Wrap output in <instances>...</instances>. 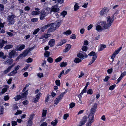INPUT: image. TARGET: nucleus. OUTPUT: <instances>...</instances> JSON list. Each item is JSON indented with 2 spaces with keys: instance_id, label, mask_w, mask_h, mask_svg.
I'll use <instances>...</instances> for the list:
<instances>
[{
  "instance_id": "nucleus-1",
  "label": "nucleus",
  "mask_w": 126,
  "mask_h": 126,
  "mask_svg": "<svg viewBox=\"0 0 126 126\" xmlns=\"http://www.w3.org/2000/svg\"><path fill=\"white\" fill-rule=\"evenodd\" d=\"M118 14V12H116L111 16V17L110 16L107 17V22L102 21L101 22V25L103 28V29H108L109 28L114 21V16Z\"/></svg>"
},
{
  "instance_id": "nucleus-2",
  "label": "nucleus",
  "mask_w": 126,
  "mask_h": 126,
  "mask_svg": "<svg viewBox=\"0 0 126 126\" xmlns=\"http://www.w3.org/2000/svg\"><path fill=\"white\" fill-rule=\"evenodd\" d=\"M97 106V104H95L91 108L90 114L88 116V118L89 119L88 122L86 124V126H91L92 123L94 121V114L95 112Z\"/></svg>"
},
{
  "instance_id": "nucleus-3",
  "label": "nucleus",
  "mask_w": 126,
  "mask_h": 126,
  "mask_svg": "<svg viewBox=\"0 0 126 126\" xmlns=\"http://www.w3.org/2000/svg\"><path fill=\"white\" fill-rule=\"evenodd\" d=\"M16 17V16L13 14L10 15L8 16L7 17V20L8 24L9 25H13L14 24L16 21L15 19Z\"/></svg>"
},
{
  "instance_id": "nucleus-4",
  "label": "nucleus",
  "mask_w": 126,
  "mask_h": 126,
  "mask_svg": "<svg viewBox=\"0 0 126 126\" xmlns=\"http://www.w3.org/2000/svg\"><path fill=\"white\" fill-rule=\"evenodd\" d=\"M48 24L49 26H48V27H49L50 28L48 29L47 33L54 32L57 29L56 26V23H51Z\"/></svg>"
},
{
  "instance_id": "nucleus-5",
  "label": "nucleus",
  "mask_w": 126,
  "mask_h": 126,
  "mask_svg": "<svg viewBox=\"0 0 126 126\" xmlns=\"http://www.w3.org/2000/svg\"><path fill=\"white\" fill-rule=\"evenodd\" d=\"M66 92H65L62 93L60 95L58 96L57 98L55 99V104L57 105L61 101L64 95L66 93Z\"/></svg>"
},
{
  "instance_id": "nucleus-6",
  "label": "nucleus",
  "mask_w": 126,
  "mask_h": 126,
  "mask_svg": "<svg viewBox=\"0 0 126 126\" xmlns=\"http://www.w3.org/2000/svg\"><path fill=\"white\" fill-rule=\"evenodd\" d=\"M42 94L40 92L38 93L32 99V102L35 103H36L38 102V100L40 99L41 96L42 95Z\"/></svg>"
},
{
  "instance_id": "nucleus-7",
  "label": "nucleus",
  "mask_w": 126,
  "mask_h": 126,
  "mask_svg": "<svg viewBox=\"0 0 126 126\" xmlns=\"http://www.w3.org/2000/svg\"><path fill=\"white\" fill-rule=\"evenodd\" d=\"M16 51V50L13 49L9 53V55L10 58H14L17 55V53Z\"/></svg>"
},
{
  "instance_id": "nucleus-8",
  "label": "nucleus",
  "mask_w": 126,
  "mask_h": 126,
  "mask_svg": "<svg viewBox=\"0 0 126 126\" xmlns=\"http://www.w3.org/2000/svg\"><path fill=\"white\" fill-rule=\"evenodd\" d=\"M108 11L109 10L107 7H104L102 9L99 13L100 15L103 16L106 14Z\"/></svg>"
},
{
  "instance_id": "nucleus-9",
  "label": "nucleus",
  "mask_w": 126,
  "mask_h": 126,
  "mask_svg": "<svg viewBox=\"0 0 126 126\" xmlns=\"http://www.w3.org/2000/svg\"><path fill=\"white\" fill-rule=\"evenodd\" d=\"M88 55L90 56H93V57L92 58V59H96L97 57V53H95V52L93 51L90 52L89 54H88Z\"/></svg>"
},
{
  "instance_id": "nucleus-10",
  "label": "nucleus",
  "mask_w": 126,
  "mask_h": 126,
  "mask_svg": "<svg viewBox=\"0 0 126 126\" xmlns=\"http://www.w3.org/2000/svg\"><path fill=\"white\" fill-rule=\"evenodd\" d=\"M42 12V13L40 15V19L42 20L45 19V17L47 16V15L44 10H43Z\"/></svg>"
},
{
  "instance_id": "nucleus-11",
  "label": "nucleus",
  "mask_w": 126,
  "mask_h": 126,
  "mask_svg": "<svg viewBox=\"0 0 126 126\" xmlns=\"http://www.w3.org/2000/svg\"><path fill=\"white\" fill-rule=\"evenodd\" d=\"M13 60L11 58L6 60L4 62V63L10 65L12 64L13 62Z\"/></svg>"
},
{
  "instance_id": "nucleus-12",
  "label": "nucleus",
  "mask_w": 126,
  "mask_h": 126,
  "mask_svg": "<svg viewBox=\"0 0 126 126\" xmlns=\"http://www.w3.org/2000/svg\"><path fill=\"white\" fill-rule=\"evenodd\" d=\"M84 54L85 55L84 56V55L82 53H79L77 54V56L78 57L82 59H84L83 58L84 57L85 58H86L88 56V55H87L86 53L85 54Z\"/></svg>"
},
{
  "instance_id": "nucleus-13",
  "label": "nucleus",
  "mask_w": 126,
  "mask_h": 126,
  "mask_svg": "<svg viewBox=\"0 0 126 126\" xmlns=\"http://www.w3.org/2000/svg\"><path fill=\"white\" fill-rule=\"evenodd\" d=\"M71 47V45L69 44L65 46V48L63 49V52H67L69 51Z\"/></svg>"
},
{
  "instance_id": "nucleus-14",
  "label": "nucleus",
  "mask_w": 126,
  "mask_h": 126,
  "mask_svg": "<svg viewBox=\"0 0 126 126\" xmlns=\"http://www.w3.org/2000/svg\"><path fill=\"white\" fill-rule=\"evenodd\" d=\"M58 7V5H56L52 6V8L54 12H57L60 10V9Z\"/></svg>"
},
{
  "instance_id": "nucleus-15",
  "label": "nucleus",
  "mask_w": 126,
  "mask_h": 126,
  "mask_svg": "<svg viewBox=\"0 0 126 126\" xmlns=\"http://www.w3.org/2000/svg\"><path fill=\"white\" fill-rule=\"evenodd\" d=\"M9 86L6 85L5 86V87L2 89L1 92L0 93V94H2L6 92L8 89L9 88Z\"/></svg>"
},
{
  "instance_id": "nucleus-16",
  "label": "nucleus",
  "mask_w": 126,
  "mask_h": 126,
  "mask_svg": "<svg viewBox=\"0 0 126 126\" xmlns=\"http://www.w3.org/2000/svg\"><path fill=\"white\" fill-rule=\"evenodd\" d=\"M55 44V40L54 39H51L48 42V45L51 47H52L54 46Z\"/></svg>"
},
{
  "instance_id": "nucleus-17",
  "label": "nucleus",
  "mask_w": 126,
  "mask_h": 126,
  "mask_svg": "<svg viewBox=\"0 0 126 126\" xmlns=\"http://www.w3.org/2000/svg\"><path fill=\"white\" fill-rule=\"evenodd\" d=\"M106 46L105 45L103 44H101L100 46H99L98 49V51H100L103 50L104 48H105Z\"/></svg>"
},
{
  "instance_id": "nucleus-18",
  "label": "nucleus",
  "mask_w": 126,
  "mask_h": 126,
  "mask_svg": "<svg viewBox=\"0 0 126 126\" xmlns=\"http://www.w3.org/2000/svg\"><path fill=\"white\" fill-rule=\"evenodd\" d=\"M96 30L99 32L102 31L103 30V29L101 27V26L99 25H97L96 27Z\"/></svg>"
},
{
  "instance_id": "nucleus-19",
  "label": "nucleus",
  "mask_w": 126,
  "mask_h": 126,
  "mask_svg": "<svg viewBox=\"0 0 126 126\" xmlns=\"http://www.w3.org/2000/svg\"><path fill=\"white\" fill-rule=\"evenodd\" d=\"M13 47V45L9 44L5 46L4 47V49L7 50L12 48Z\"/></svg>"
},
{
  "instance_id": "nucleus-20",
  "label": "nucleus",
  "mask_w": 126,
  "mask_h": 126,
  "mask_svg": "<svg viewBox=\"0 0 126 126\" xmlns=\"http://www.w3.org/2000/svg\"><path fill=\"white\" fill-rule=\"evenodd\" d=\"M119 52L117 50V49L113 53L112 55L111 58L112 59H114L115 57Z\"/></svg>"
},
{
  "instance_id": "nucleus-21",
  "label": "nucleus",
  "mask_w": 126,
  "mask_h": 126,
  "mask_svg": "<svg viewBox=\"0 0 126 126\" xmlns=\"http://www.w3.org/2000/svg\"><path fill=\"white\" fill-rule=\"evenodd\" d=\"M17 73V71H16L15 70H13L10 73L8 74V75L9 76H13L16 74Z\"/></svg>"
},
{
  "instance_id": "nucleus-22",
  "label": "nucleus",
  "mask_w": 126,
  "mask_h": 126,
  "mask_svg": "<svg viewBox=\"0 0 126 126\" xmlns=\"http://www.w3.org/2000/svg\"><path fill=\"white\" fill-rule=\"evenodd\" d=\"M66 42V41L65 40H61L60 42H59L58 44V46H61L64 44H65Z\"/></svg>"
},
{
  "instance_id": "nucleus-23",
  "label": "nucleus",
  "mask_w": 126,
  "mask_h": 126,
  "mask_svg": "<svg viewBox=\"0 0 126 126\" xmlns=\"http://www.w3.org/2000/svg\"><path fill=\"white\" fill-rule=\"evenodd\" d=\"M28 90H27L25 92L21 94V97L22 98H24L26 97L28 95Z\"/></svg>"
},
{
  "instance_id": "nucleus-24",
  "label": "nucleus",
  "mask_w": 126,
  "mask_h": 126,
  "mask_svg": "<svg viewBox=\"0 0 126 126\" xmlns=\"http://www.w3.org/2000/svg\"><path fill=\"white\" fill-rule=\"evenodd\" d=\"M48 24L44 26L41 27V30L42 32H44L45 30L47 29L48 27Z\"/></svg>"
},
{
  "instance_id": "nucleus-25",
  "label": "nucleus",
  "mask_w": 126,
  "mask_h": 126,
  "mask_svg": "<svg viewBox=\"0 0 126 126\" xmlns=\"http://www.w3.org/2000/svg\"><path fill=\"white\" fill-rule=\"evenodd\" d=\"M32 121L29 119L26 124V126H32Z\"/></svg>"
},
{
  "instance_id": "nucleus-26",
  "label": "nucleus",
  "mask_w": 126,
  "mask_h": 126,
  "mask_svg": "<svg viewBox=\"0 0 126 126\" xmlns=\"http://www.w3.org/2000/svg\"><path fill=\"white\" fill-rule=\"evenodd\" d=\"M78 4L77 3H76L74 6V11H77L79 8V6H78Z\"/></svg>"
},
{
  "instance_id": "nucleus-27",
  "label": "nucleus",
  "mask_w": 126,
  "mask_h": 126,
  "mask_svg": "<svg viewBox=\"0 0 126 126\" xmlns=\"http://www.w3.org/2000/svg\"><path fill=\"white\" fill-rule=\"evenodd\" d=\"M41 13V12L40 11H33L32 13L31 14L32 15H39Z\"/></svg>"
},
{
  "instance_id": "nucleus-28",
  "label": "nucleus",
  "mask_w": 126,
  "mask_h": 126,
  "mask_svg": "<svg viewBox=\"0 0 126 126\" xmlns=\"http://www.w3.org/2000/svg\"><path fill=\"white\" fill-rule=\"evenodd\" d=\"M16 101H18L21 98V96L20 95H17L14 98Z\"/></svg>"
},
{
  "instance_id": "nucleus-29",
  "label": "nucleus",
  "mask_w": 126,
  "mask_h": 126,
  "mask_svg": "<svg viewBox=\"0 0 126 126\" xmlns=\"http://www.w3.org/2000/svg\"><path fill=\"white\" fill-rule=\"evenodd\" d=\"M47 110H43V112L42 113V117H45L47 114Z\"/></svg>"
},
{
  "instance_id": "nucleus-30",
  "label": "nucleus",
  "mask_w": 126,
  "mask_h": 126,
  "mask_svg": "<svg viewBox=\"0 0 126 126\" xmlns=\"http://www.w3.org/2000/svg\"><path fill=\"white\" fill-rule=\"evenodd\" d=\"M81 61V59L78 58H76L74 60V62L77 63H79Z\"/></svg>"
},
{
  "instance_id": "nucleus-31",
  "label": "nucleus",
  "mask_w": 126,
  "mask_h": 126,
  "mask_svg": "<svg viewBox=\"0 0 126 126\" xmlns=\"http://www.w3.org/2000/svg\"><path fill=\"white\" fill-rule=\"evenodd\" d=\"M71 31L70 30H67L63 33V34L66 35H69L71 34Z\"/></svg>"
},
{
  "instance_id": "nucleus-32",
  "label": "nucleus",
  "mask_w": 126,
  "mask_h": 126,
  "mask_svg": "<svg viewBox=\"0 0 126 126\" xmlns=\"http://www.w3.org/2000/svg\"><path fill=\"white\" fill-rule=\"evenodd\" d=\"M87 89L84 88V89L82 90L81 92L79 94V96H82V94L85 93L87 91H86Z\"/></svg>"
},
{
  "instance_id": "nucleus-33",
  "label": "nucleus",
  "mask_w": 126,
  "mask_h": 126,
  "mask_svg": "<svg viewBox=\"0 0 126 126\" xmlns=\"http://www.w3.org/2000/svg\"><path fill=\"white\" fill-rule=\"evenodd\" d=\"M25 47V45H24L22 44L20 46L19 48L18 49V50L19 51H21L22 50L24 49Z\"/></svg>"
},
{
  "instance_id": "nucleus-34",
  "label": "nucleus",
  "mask_w": 126,
  "mask_h": 126,
  "mask_svg": "<svg viewBox=\"0 0 126 126\" xmlns=\"http://www.w3.org/2000/svg\"><path fill=\"white\" fill-rule=\"evenodd\" d=\"M30 64H26L24 67L23 69L22 70H24L25 71H26L27 70L29 67L30 66Z\"/></svg>"
},
{
  "instance_id": "nucleus-35",
  "label": "nucleus",
  "mask_w": 126,
  "mask_h": 126,
  "mask_svg": "<svg viewBox=\"0 0 126 126\" xmlns=\"http://www.w3.org/2000/svg\"><path fill=\"white\" fill-rule=\"evenodd\" d=\"M3 41L2 40H0V48H1L4 45Z\"/></svg>"
},
{
  "instance_id": "nucleus-36",
  "label": "nucleus",
  "mask_w": 126,
  "mask_h": 126,
  "mask_svg": "<svg viewBox=\"0 0 126 126\" xmlns=\"http://www.w3.org/2000/svg\"><path fill=\"white\" fill-rule=\"evenodd\" d=\"M57 122L58 121L56 119L54 120V122L52 121L51 122V124L53 126H56L57 125Z\"/></svg>"
},
{
  "instance_id": "nucleus-37",
  "label": "nucleus",
  "mask_w": 126,
  "mask_h": 126,
  "mask_svg": "<svg viewBox=\"0 0 126 126\" xmlns=\"http://www.w3.org/2000/svg\"><path fill=\"white\" fill-rule=\"evenodd\" d=\"M62 58L63 57L62 56L59 57H58V58H57L55 60V61L56 63H58L59 62H60L62 60Z\"/></svg>"
},
{
  "instance_id": "nucleus-38",
  "label": "nucleus",
  "mask_w": 126,
  "mask_h": 126,
  "mask_svg": "<svg viewBox=\"0 0 126 126\" xmlns=\"http://www.w3.org/2000/svg\"><path fill=\"white\" fill-rule=\"evenodd\" d=\"M50 53L48 51H46L44 54V55L47 57H49L50 55Z\"/></svg>"
},
{
  "instance_id": "nucleus-39",
  "label": "nucleus",
  "mask_w": 126,
  "mask_h": 126,
  "mask_svg": "<svg viewBox=\"0 0 126 126\" xmlns=\"http://www.w3.org/2000/svg\"><path fill=\"white\" fill-rule=\"evenodd\" d=\"M47 61L49 63H51L53 62V59L50 57H48L47 59Z\"/></svg>"
},
{
  "instance_id": "nucleus-40",
  "label": "nucleus",
  "mask_w": 126,
  "mask_h": 126,
  "mask_svg": "<svg viewBox=\"0 0 126 126\" xmlns=\"http://www.w3.org/2000/svg\"><path fill=\"white\" fill-rule=\"evenodd\" d=\"M29 53L27 50H25L22 53L24 55V57H26Z\"/></svg>"
},
{
  "instance_id": "nucleus-41",
  "label": "nucleus",
  "mask_w": 126,
  "mask_h": 126,
  "mask_svg": "<svg viewBox=\"0 0 126 126\" xmlns=\"http://www.w3.org/2000/svg\"><path fill=\"white\" fill-rule=\"evenodd\" d=\"M67 12L66 11H63L61 13V15L63 16V17H64L66 15Z\"/></svg>"
},
{
  "instance_id": "nucleus-42",
  "label": "nucleus",
  "mask_w": 126,
  "mask_h": 126,
  "mask_svg": "<svg viewBox=\"0 0 126 126\" xmlns=\"http://www.w3.org/2000/svg\"><path fill=\"white\" fill-rule=\"evenodd\" d=\"M11 69L8 67L7 69L3 71V73L4 74H6L8 72H9L10 71Z\"/></svg>"
},
{
  "instance_id": "nucleus-43",
  "label": "nucleus",
  "mask_w": 126,
  "mask_h": 126,
  "mask_svg": "<svg viewBox=\"0 0 126 126\" xmlns=\"http://www.w3.org/2000/svg\"><path fill=\"white\" fill-rule=\"evenodd\" d=\"M56 3H60L61 4L63 3V0H56L55 1Z\"/></svg>"
},
{
  "instance_id": "nucleus-44",
  "label": "nucleus",
  "mask_w": 126,
  "mask_h": 126,
  "mask_svg": "<svg viewBox=\"0 0 126 126\" xmlns=\"http://www.w3.org/2000/svg\"><path fill=\"white\" fill-rule=\"evenodd\" d=\"M93 90L91 89H89L87 91V93L89 94H91L93 93Z\"/></svg>"
},
{
  "instance_id": "nucleus-45",
  "label": "nucleus",
  "mask_w": 126,
  "mask_h": 126,
  "mask_svg": "<svg viewBox=\"0 0 126 126\" xmlns=\"http://www.w3.org/2000/svg\"><path fill=\"white\" fill-rule=\"evenodd\" d=\"M67 65L66 62L64 63V62H62L61 63L60 66L61 67H65Z\"/></svg>"
},
{
  "instance_id": "nucleus-46",
  "label": "nucleus",
  "mask_w": 126,
  "mask_h": 126,
  "mask_svg": "<svg viewBox=\"0 0 126 126\" xmlns=\"http://www.w3.org/2000/svg\"><path fill=\"white\" fill-rule=\"evenodd\" d=\"M116 85L115 84H114L112 86H111L109 87V89L110 90H112L114 89V88L116 87Z\"/></svg>"
},
{
  "instance_id": "nucleus-47",
  "label": "nucleus",
  "mask_w": 126,
  "mask_h": 126,
  "mask_svg": "<svg viewBox=\"0 0 126 126\" xmlns=\"http://www.w3.org/2000/svg\"><path fill=\"white\" fill-rule=\"evenodd\" d=\"M4 9V7L2 4H0V11H3Z\"/></svg>"
},
{
  "instance_id": "nucleus-48",
  "label": "nucleus",
  "mask_w": 126,
  "mask_h": 126,
  "mask_svg": "<svg viewBox=\"0 0 126 126\" xmlns=\"http://www.w3.org/2000/svg\"><path fill=\"white\" fill-rule=\"evenodd\" d=\"M75 104L73 102H72L69 104L70 108L71 109L73 108L75 106Z\"/></svg>"
},
{
  "instance_id": "nucleus-49",
  "label": "nucleus",
  "mask_w": 126,
  "mask_h": 126,
  "mask_svg": "<svg viewBox=\"0 0 126 126\" xmlns=\"http://www.w3.org/2000/svg\"><path fill=\"white\" fill-rule=\"evenodd\" d=\"M81 49L83 51H86L87 50L88 47H87L84 46H82Z\"/></svg>"
},
{
  "instance_id": "nucleus-50",
  "label": "nucleus",
  "mask_w": 126,
  "mask_h": 126,
  "mask_svg": "<svg viewBox=\"0 0 126 126\" xmlns=\"http://www.w3.org/2000/svg\"><path fill=\"white\" fill-rule=\"evenodd\" d=\"M35 115L33 113H32L31 114L30 116V117L29 120H31L32 121L33 117Z\"/></svg>"
},
{
  "instance_id": "nucleus-51",
  "label": "nucleus",
  "mask_w": 126,
  "mask_h": 126,
  "mask_svg": "<svg viewBox=\"0 0 126 126\" xmlns=\"http://www.w3.org/2000/svg\"><path fill=\"white\" fill-rule=\"evenodd\" d=\"M33 60V59L32 58L29 57L27 59L26 62L27 63H31L32 62Z\"/></svg>"
},
{
  "instance_id": "nucleus-52",
  "label": "nucleus",
  "mask_w": 126,
  "mask_h": 126,
  "mask_svg": "<svg viewBox=\"0 0 126 126\" xmlns=\"http://www.w3.org/2000/svg\"><path fill=\"white\" fill-rule=\"evenodd\" d=\"M55 82L56 85H57V86H60V80H56L55 81Z\"/></svg>"
},
{
  "instance_id": "nucleus-53",
  "label": "nucleus",
  "mask_w": 126,
  "mask_h": 126,
  "mask_svg": "<svg viewBox=\"0 0 126 126\" xmlns=\"http://www.w3.org/2000/svg\"><path fill=\"white\" fill-rule=\"evenodd\" d=\"M87 117L86 116H84L83 117L82 120H81L85 122V123L87 120Z\"/></svg>"
},
{
  "instance_id": "nucleus-54",
  "label": "nucleus",
  "mask_w": 126,
  "mask_h": 126,
  "mask_svg": "<svg viewBox=\"0 0 126 126\" xmlns=\"http://www.w3.org/2000/svg\"><path fill=\"white\" fill-rule=\"evenodd\" d=\"M40 31V29L39 28H37L33 32V34H36L38 32Z\"/></svg>"
},
{
  "instance_id": "nucleus-55",
  "label": "nucleus",
  "mask_w": 126,
  "mask_h": 126,
  "mask_svg": "<svg viewBox=\"0 0 126 126\" xmlns=\"http://www.w3.org/2000/svg\"><path fill=\"white\" fill-rule=\"evenodd\" d=\"M69 116V115L68 114L66 113L64 114L63 116V119L64 120H66L67 117Z\"/></svg>"
},
{
  "instance_id": "nucleus-56",
  "label": "nucleus",
  "mask_w": 126,
  "mask_h": 126,
  "mask_svg": "<svg viewBox=\"0 0 126 126\" xmlns=\"http://www.w3.org/2000/svg\"><path fill=\"white\" fill-rule=\"evenodd\" d=\"M9 98V97L7 95H5L4 96V99L5 101H7Z\"/></svg>"
},
{
  "instance_id": "nucleus-57",
  "label": "nucleus",
  "mask_w": 126,
  "mask_h": 126,
  "mask_svg": "<svg viewBox=\"0 0 126 126\" xmlns=\"http://www.w3.org/2000/svg\"><path fill=\"white\" fill-rule=\"evenodd\" d=\"M38 18H34L31 19V21L33 22H36L38 20Z\"/></svg>"
},
{
  "instance_id": "nucleus-58",
  "label": "nucleus",
  "mask_w": 126,
  "mask_h": 126,
  "mask_svg": "<svg viewBox=\"0 0 126 126\" xmlns=\"http://www.w3.org/2000/svg\"><path fill=\"white\" fill-rule=\"evenodd\" d=\"M37 75L40 78L43 77V74L42 73H38Z\"/></svg>"
},
{
  "instance_id": "nucleus-59",
  "label": "nucleus",
  "mask_w": 126,
  "mask_h": 126,
  "mask_svg": "<svg viewBox=\"0 0 126 126\" xmlns=\"http://www.w3.org/2000/svg\"><path fill=\"white\" fill-rule=\"evenodd\" d=\"M85 122L81 121L80 123V124L78 126H83L85 124Z\"/></svg>"
},
{
  "instance_id": "nucleus-60",
  "label": "nucleus",
  "mask_w": 126,
  "mask_h": 126,
  "mask_svg": "<svg viewBox=\"0 0 126 126\" xmlns=\"http://www.w3.org/2000/svg\"><path fill=\"white\" fill-rule=\"evenodd\" d=\"M22 111L21 110H17V112L15 114V115H17V114H21Z\"/></svg>"
},
{
  "instance_id": "nucleus-61",
  "label": "nucleus",
  "mask_w": 126,
  "mask_h": 126,
  "mask_svg": "<svg viewBox=\"0 0 126 126\" xmlns=\"http://www.w3.org/2000/svg\"><path fill=\"white\" fill-rule=\"evenodd\" d=\"M13 110H16L18 108V106H17V105L16 104H14L13 105Z\"/></svg>"
},
{
  "instance_id": "nucleus-62",
  "label": "nucleus",
  "mask_w": 126,
  "mask_h": 126,
  "mask_svg": "<svg viewBox=\"0 0 126 126\" xmlns=\"http://www.w3.org/2000/svg\"><path fill=\"white\" fill-rule=\"evenodd\" d=\"M61 24V22H57L56 24V26L57 29H58Z\"/></svg>"
},
{
  "instance_id": "nucleus-63",
  "label": "nucleus",
  "mask_w": 126,
  "mask_h": 126,
  "mask_svg": "<svg viewBox=\"0 0 126 126\" xmlns=\"http://www.w3.org/2000/svg\"><path fill=\"white\" fill-rule=\"evenodd\" d=\"M17 125L16 122L15 121H12V126H15Z\"/></svg>"
},
{
  "instance_id": "nucleus-64",
  "label": "nucleus",
  "mask_w": 126,
  "mask_h": 126,
  "mask_svg": "<svg viewBox=\"0 0 126 126\" xmlns=\"http://www.w3.org/2000/svg\"><path fill=\"white\" fill-rule=\"evenodd\" d=\"M109 79V77L108 76H107L105 77V78L104 79V80L105 82H107Z\"/></svg>"
}]
</instances>
